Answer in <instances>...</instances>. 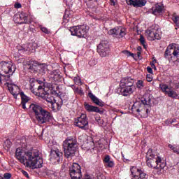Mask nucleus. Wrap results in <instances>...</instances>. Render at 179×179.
<instances>
[{"label": "nucleus", "instance_id": "56", "mask_svg": "<svg viewBox=\"0 0 179 179\" xmlns=\"http://www.w3.org/2000/svg\"><path fill=\"white\" fill-rule=\"evenodd\" d=\"M71 87H73V85H71Z\"/></svg>", "mask_w": 179, "mask_h": 179}, {"label": "nucleus", "instance_id": "48", "mask_svg": "<svg viewBox=\"0 0 179 179\" xmlns=\"http://www.w3.org/2000/svg\"><path fill=\"white\" fill-rule=\"evenodd\" d=\"M84 179H93L90 175L86 174Z\"/></svg>", "mask_w": 179, "mask_h": 179}, {"label": "nucleus", "instance_id": "23", "mask_svg": "<svg viewBox=\"0 0 179 179\" xmlns=\"http://www.w3.org/2000/svg\"><path fill=\"white\" fill-rule=\"evenodd\" d=\"M127 5H132L136 8H142L146 5V1L145 0H127Z\"/></svg>", "mask_w": 179, "mask_h": 179}, {"label": "nucleus", "instance_id": "52", "mask_svg": "<svg viewBox=\"0 0 179 179\" xmlns=\"http://www.w3.org/2000/svg\"><path fill=\"white\" fill-rule=\"evenodd\" d=\"M141 52H137V55H138V57H141Z\"/></svg>", "mask_w": 179, "mask_h": 179}, {"label": "nucleus", "instance_id": "20", "mask_svg": "<svg viewBox=\"0 0 179 179\" xmlns=\"http://www.w3.org/2000/svg\"><path fill=\"white\" fill-rule=\"evenodd\" d=\"M135 90V87H119L118 92L119 94H121V96H124V97H128V96H131L132 93H134Z\"/></svg>", "mask_w": 179, "mask_h": 179}, {"label": "nucleus", "instance_id": "6", "mask_svg": "<svg viewBox=\"0 0 179 179\" xmlns=\"http://www.w3.org/2000/svg\"><path fill=\"white\" fill-rule=\"evenodd\" d=\"M16 71V66L6 62H0V83H5L9 80L10 75H13Z\"/></svg>", "mask_w": 179, "mask_h": 179}, {"label": "nucleus", "instance_id": "29", "mask_svg": "<svg viewBox=\"0 0 179 179\" xmlns=\"http://www.w3.org/2000/svg\"><path fill=\"white\" fill-rule=\"evenodd\" d=\"M103 163L106 164L107 167H114V161L111 160L109 155H106L103 159Z\"/></svg>", "mask_w": 179, "mask_h": 179}, {"label": "nucleus", "instance_id": "58", "mask_svg": "<svg viewBox=\"0 0 179 179\" xmlns=\"http://www.w3.org/2000/svg\"><path fill=\"white\" fill-rule=\"evenodd\" d=\"M90 1H92V0H90Z\"/></svg>", "mask_w": 179, "mask_h": 179}, {"label": "nucleus", "instance_id": "11", "mask_svg": "<svg viewBox=\"0 0 179 179\" xmlns=\"http://www.w3.org/2000/svg\"><path fill=\"white\" fill-rule=\"evenodd\" d=\"M70 31L71 33V36L83 38L86 36V33H87V29L85 25L75 26L70 27Z\"/></svg>", "mask_w": 179, "mask_h": 179}, {"label": "nucleus", "instance_id": "31", "mask_svg": "<svg viewBox=\"0 0 179 179\" xmlns=\"http://www.w3.org/2000/svg\"><path fill=\"white\" fill-rule=\"evenodd\" d=\"M49 78L50 80H53L54 82H57L61 78L59 74L57 73L56 71H51Z\"/></svg>", "mask_w": 179, "mask_h": 179}, {"label": "nucleus", "instance_id": "22", "mask_svg": "<svg viewBox=\"0 0 179 179\" xmlns=\"http://www.w3.org/2000/svg\"><path fill=\"white\" fill-rule=\"evenodd\" d=\"M134 79L131 78V77H126L121 79L119 87H124L127 86L135 87L134 85Z\"/></svg>", "mask_w": 179, "mask_h": 179}, {"label": "nucleus", "instance_id": "47", "mask_svg": "<svg viewBox=\"0 0 179 179\" xmlns=\"http://www.w3.org/2000/svg\"><path fill=\"white\" fill-rule=\"evenodd\" d=\"M69 100V97L68 96H63V99H62V101H68Z\"/></svg>", "mask_w": 179, "mask_h": 179}, {"label": "nucleus", "instance_id": "3", "mask_svg": "<svg viewBox=\"0 0 179 179\" xmlns=\"http://www.w3.org/2000/svg\"><path fill=\"white\" fill-rule=\"evenodd\" d=\"M29 110L34 114L38 123L45 124L51 120V113L41 107L38 103H31Z\"/></svg>", "mask_w": 179, "mask_h": 179}, {"label": "nucleus", "instance_id": "38", "mask_svg": "<svg viewBox=\"0 0 179 179\" xmlns=\"http://www.w3.org/2000/svg\"><path fill=\"white\" fill-rule=\"evenodd\" d=\"M122 52L126 57H132V58L134 57V55L128 50H124Z\"/></svg>", "mask_w": 179, "mask_h": 179}, {"label": "nucleus", "instance_id": "35", "mask_svg": "<svg viewBox=\"0 0 179 179\" xmlns=\"http://www.w3.org/2000/svg\"><path fill=\"white\" fill-rule=\"evenodd\" d=\"M139 41L141 44L143 45V47L144 48H146V41L145 40V37H143V35H140Z\"/></svg>", "mask_w": 179, "mask_h": 179}, {"label": "nucleus", "instance_id": "17", "mask_svg": "<svg viewBox=\"0 0 179 179\" xmlns=\"http://www.w3.org/2000/svg\"><path fill=\"white\" fill-rule=\"evenodd\" d=\"M28 16L27 13L22 12L20 15H14L13 20L15 23H19V24H30L31 22L27 18Z\"/></svg>", "mask_w": 179, "mask_h": 179}, {"label": "nucleus", "instance_id": "4", "mask_svg": "<svg viewBox=\"0 0 179 179\" xmlns=\"http://www.w3.org/2000/svg\"><path fill=\"white\" fill-rule=\"evenodd\" d=\"M150 97L143 98L142 100L136 101L134 103L131 107L132 113H138L140 115H143V117H148L150 113L149 108H150Z\"/></svg>", "mask_w": 179, "mask_h": 179}, {"label": "nucleus", "instance_id": "45", "mask_svg": "<svg viewBox=\"0 0 179 179\" xmlns=\"http://www.w3.org/2000/svg\"><path fill=\"white\" fill-rule=\"evenodd\" d=\"M74 82H76V83H80V78L79 77H75Z\"/></svg>", "mask_w": 179, "mask_h": 179}, {"label": "nucleus", "instance_id": "26", "mask_svg": "<svg viewBox=\"0 0 179 179\" xmlns=\"http://www.w3.org/2000/svg\"><path fill=\"white\" fill-rule=\"evenodd\" d=\"M85 108L88 113H99V114H103L104 111L100 110V108L97 106H94L92 105H90L88 103H85Z\"/></svg>", "mask_w": 179, "mask_h": 179}, {"label": "nucleus", "instance_id": "13", "mask_svg": "<svg viewBox=\"0 0 179 179\" xmlns=\"http://www.w3.org/2000/svg\"><path fill=\"white\" fill-rule=\"evenodd\" d=\"M31 92L39 97H44L47 94V92L44 91V86L40 85L37 82L31 84Z\"/></svg>", "mask_w": 179, "mask_h": 179}, {"label": "nucleus", "instance_id": "44", "mask_svg": "<svg viewBox=\"0 0 179 179\" xmlns=\"http://www.w3.org/2000/svg\"><path fill=\"white\" fill-rule=\"evenodd\" d=\"M147 71L148 72V73H153V69L150 66L147 67Z\"/></svg>", "mask_w": 179, "mask_h": 179}, {"label": "nucleus", "instance_id": "54", "mask_svg": "<svg viewBox=\"0 0 179 179\" xmlns=\"http://www.w3.org/2000/svg\"><path fill=\"white\" fill-rule=\"evenodd\" d=\"M110 2L112 3H113V5H115V2L114 1V0H110Z\"/></svg>", "mask_w": 179, "mask_h": 179}, {"label": "nucleus", "instance_id": "28", "mask_svg": "<svg viewBox=\"0 0 179 179\" xmlns=\"http://www.w3.org/2000/svg\"><path fill=\"white\" fill-rule=\"evenodd\" d=\"M20 95L21 96V104H22V108L24 109V110H26V103H29V96H26L25 94H24V92H21L20 93Z\"/></svg>", "mask_w": 179, "mask_h": 179}, {"label": "nucleus", "instance_id": "34", "mask_svg": "<svg viewBox=\"0 0 179 179\" xmlns=\"http://www.w3.org/2000/svg\"><path fill=\"white\" fill-rule=\"evenodd\" d=\"M69 22V13L65 12L63 16V25L65 26Z\"/></svg>", "mask_w": 179, "mask_h": 179}, {"label": "nucleus", "instance_id": "21", "mask_svg": "<svg viewBox=\"0 0 179 179\" xmlns=\"http://www.w3.org/2000/svg\"><path fill=\"white\" fill-rule=\"evenodd\" d=\"M8 85V90L10 93L13 96L15 99H17V96L20 94V89L19 88L18 86L16 85H11L8 83V81L6 82Z\"/></svg>", "mask_w": 179, "mask_h": 179}, {"label": "nucleus", "instance_id": "14", "mask_svg": "<svg viewBox=\"0 0 179 179\" xmlns=\"http://www.w3.org/2000/svg\"><path fill=\"white\" fill-rule=\"evenodd\" d=\"M159 88L162 93L168 95V97H171V99H177V97H178V93L169 87V85L166 84H159Z\"/></svg>", "mask_w": 179, "mask_h": 179}, {"label": "nucleus", "instance_id": "25", "mask_svg": "<svg viewBox=\"0 0 179 179\" xmlns=\"http://www.w3.org/2000/svg\"><path fill=\"white\" fill-rule=\"evenodd\" d=\"M130 171L131 173L132 178L131 179H135L137 178V177H139L141 174H143L145 173L144 171H143L141 169H138L136 166H131L130 168Z\"/></svg>", "mask_w": 179, "mask_h": 179}, {"label": "nucleus", "instance_id": "10", "mask_svg": "<svg viewBox=\"0 0 179 179\" xmlns=\"http://www.w3.org/2000/svg\"><path fill=\"white\" fill-rule=\"evenodd\" d=\"M96 51L101 58L108 57V55H110V52L111 51L108 41H101L97 45Z\"/></svg>", "mask_w": 179, "mask_h": 179}, {"label": "nucleus", "instance_id": "24", "mask_svg": "<svg viewBox=\"0 0 179 179\" xmlns=\"http://www.w3.org/2000/svg\"><path fill=\"white\" fill-rule=\"evenodd\" d=\"M152 15L155 16H159V15H162L163 13V10H164V7L161 3H157L154 7L152 8Z\"/></svg>", "mask_w": 179, "mask_h": 179}, {"label": "nucleus", "instance_id": "55", "mask_svg": "<svg viewBox=\"0 0 179 179\" xmlns=\"http://www.w3.org/2000/svg\"><path fill=\"white\" fill-rule=\"evenodd\" d=\"M175 88H176V89H178V88H179V85H176V86H175Z\"/></svg>", "mask_w": 179, "mask_h": 179}, {"label": "nucleus", "instance_id": "15", "mask_svg": "<svg viewBox=\"0 0 179 179\" xmlns=\"http://www.w3.org/2000/svg\"><path fill=\"white\" fill-rule=\"evenodd\" d=\"M108 33L110 36L116 37L117 38H122L127 34L125 28L122 27H115L114 29H110Z\"/></svg>", "mask_w": 179, "mask_h": 179}, {"label": "nucleus", "instance_id": "36", "mask_svg": "<svg viewBox=\"0 0 179 179\" xmlns=\"http://www.w3.org/2000/svg\"><path fill=\"white\" fill-rule=\"evenodd\" d=\"M136 86L138 89H143L144 85H143V81L141 80H138L136 83Z\"/></svg>", "mask_w": 179, "mask_h": 179}, {"label": "nucleus", "instance_id": "18", "mask_svg": "<svg viewBox=\"0 0 179 179\" xmlns=\"http://www.w3.org/2000/svg\"><path fill=\"white\" fill-rule=\"evenodd\" d=\"M50 159L52 164L59 163L62 159V152L59 150H52Z\"/></svg>", "mask_w": 179, "mask_h": 179}, {"label": "nucleus", "instance_id": "30", "mask_svg": "<svg viewBox=\"0 0 179 179\" xmlns=\"http://www.w3.org/2000/svg\"><path fill=\"white\" fill-rule=\"evenodd\" d=\"M83 148H85L87 150L94 149V142L92 141H87L83 143Z\"/></svg>", "mask_w": 179, "mask_h": 179}, {"label": "nucleus", "instance_id": "32", "mask_svg": "<svg viewBox=\"0 0 179 179\" xmlns=\"http://www.w3.org/2000/svg\"><path fill=\"white\" fill-rule=\"evenodd\" d=\"M168 148L172 150L173 153H176V155H178L179 156V145L176 144H169Z\"/></svg>", "mask_w": 179, "mask_h": 179}, {"label": "nucleus", "instance_id": "12", "mask_svg": "<svg viewBox=\"0 0 179 179\" xmlns=\"http://www.w3.org/2000/svg\"><path fill=\"white\" fill-rule=\"evenodd\" d=\"M80 165L78 163H73L69 169V174L71 179H81L82 171L80 170Z\"/></svg>", "mask_w": 179, "mask_h": 179}, {"label": "nucleus", "instance_id": "53", "mask_svg": "<svg viewBox=\"0 0 179 179\" xmlns=\"http://www.w3.org/2000/svg\"><path fill=\"white\" fill-rule=\"evenodd\" d=\"M151 66H152V68H154V69H156V66H155L154 64H152Z\"/></svg>", "mask_w": 179, "mask_h": 179}, {"label": "nucleus", "instance_id": "57", "mask_svg": "<svg viewBox=\"0 0 179 179\" xmlns=\"http://www.w3.org/2000/svg\"><path fill=\"white\" fill-rule=\"evenodd\" d=\"M122 157H124V155H122Z\"/></svg>", "mask_w": 179, "mask_h": 179}, {"label": "nucleus", "instance_id": "43", "mask_svg": "<svg viewBox=\"0 0 179 179\" xmlns=\"http://www.w3.org/2000/svg\"><path fill=\"white\" fill-rule=\"evenodd\" d=\"M153 80V78H152V76L150 74L147 75V81L148 82H152Z\"/></svg>", "mask_w": 179, "mask_h": 179}, {"label": "nucleus", "instance_id": "8", "mask_svg": "<svg viewBox=\"0 0 179 179\" xmlns=\"http://www.w3.org/2000/svg\"><path fill=\"white\" fill-rule=\"evenodd\" d=\"M25 65L27 69H29L31 72L38 73L39 75H45L48 68L47 64H38L37 62H28Z\"/></svg>", "mask_w": 179, "mask_h": 179}, {"label": "nucleus", "instance_id": "51", "mask_svg": "<svg viewBox=\"0 0 179 179\" xmlns=\"http://www.w3.org/2000/svg\"><path fill=\"white\" fill-rule=\"evenodd\" d=\"M137 50L141 52V51H142V47L138 46V47L137 48Z\"/></svg>", "mask_w": 179, "mask_h": 179}, {"label": "nucleus", "instance_id": "27", "mask_svg": "<svg viewBox=\"0 0 179 179\" xmlns=\"http://www.w3.org/2000/svg\"><path fill=\"white\" fill-rule=\"evenodd\" d=\"M90 99L92 100V102L94 103L96 106H99V107H104V102L101 101V99H99L93 93L90 92L88 94Z\"/></svg>", "mask_w": 179, "mask_h": 179}, {"label": "nucleus", "instance_id": "9", "mask_svg": "<svg viewBox=\"0 0 179 179\" xmlns=\"http://www.w3.org/2000/svg\"><path fill=\"white\" fill-rule=\"evenodd\" d=\"M74 125L83 131L89 129V119L86 114H81L74 119Z\"/></svg>", "mask_w": 179, "mask_h": 179}, {"label": "nucleus", "instance_id": "40", "mask_svg": "<svg viewBox=\"0 0 179 179\" xmlns=\"http://www.w3.org/2000/svg\"><path fill=\"white\" fill-rule=\"evenodd\" d=\"M3 178H4L5 179H10V178H12V174H11V173H4V175H3Z\"/></svg>", "mask_w": 179, "mask_h": 179}, {"label": "nucleus", "instance_id": "49", "mask_svg": "<svg viewBox=\"0 0 179 179\" xmlns=\"http://www.w3.org/2000/svg\"><path fill=\"white\" fill-rule=\"evenodd\" d=\"M99 125H103L104 124V120H100V121L98 122Z\"/></svg>", "mask_w": 179, "mask_h": 179}, {"label": "nucleus", "instance_id": "2", "mask_svg": "<svg viewBox=\"0 0 179 179\" xmlns=\"http://www.w3.org/2000/svg\"><path fill=\"white\" fill-rule=\"evenodd\" d=\"M146 164L150 169H155L157 174H162V170L165 168L166 163L164 158L153 152V150L149 149L146 154Z\"/></svg>", "mask_w": 179, "mask_h": 179}, {"label": "nucleus", "instance_id": "33", "mask_svg": "<svg viewBox=\"0 0 179 179\" xmlns=\"http://www.w3.org/2000/svg\"><path fill=\"white\" fill-rule=\"evenodd\" d=\"M46 101L51 104L50 106L52 110H55V99L54 98V96L46 98Z\"/></svg>", "mask_w": 179, "mask_h": 179}, {"label": "nucleus", "instance_id": "37", "mask_svg": "<svg viewBox=\"0 0 179 179\" xmlns=\"http://www.w3.org/2000/svg\"><path fill=\"white\" fill-rule=\"evenodd\" d=\"M173 22L176 24L177 27H179V17L178 16H174L172 18Z\"/></svg>", "mask_w": 179, "mask_h": 179}, {"label": "nucleus", "instance_id": "5", "mask_svg": "<svg viewBox=\"0 0 179 179\" xmlns=\"http://www.w3.org/2000/svg\"><path fill=\"white\" fill-rule=\"evenodd\" d=\"M62 145L65 157L71 159V157L75 156V153H76V150H78V140H76V137H68L63 142Z\"/></svg>", "mask_w": 179, "mask_h": 179}, {"label": "nucleus", "instance_id": "42", "mask_svg": "<svg viewBox=\"0 0 179 179\" xmlns=\"http://www.w3.org/2000/svg\"><path fill=\"white\" fill-rule=\"evenodd\" d=\"M14 8H15V9H19L22 8V4H20V3H15L14 5Z\"/></svg>", "mask_w": 179, "mask_h": 179}, {"label": "nucleus", "instance_id": "7", "mask_svg": "<svg viewBox=\"0 0 179 179\" xmlns=\"http://www.w3.org/2000/svg\"><path fill=\"white\" fill-rule=\"evenodd\" d=\"M164 58L168 59L171 64H174V65H178L179 62V49L177 48L176 45L172 43L168 45L164 52Z\"/></svg>", "mask_w": 179, "mask_h": 179}, {"label": "nucleus", "instance_id": "16", "mask_svg": "<svg viewBox=\"0 0 179 179\" xmlns=\"http://www.w3.org/2000/svg\"><path fill=\"white\" fill-rule=\"evenodd\" d=\"M37 47V43L31 42L29 43L24 44L22 45H18L17 46V49L18 50V52H26V51H31V52H34Z\"/></svg>", "mask_w": 179, "mask_h": 179}, {"label": "nucleus", "instance_id": "41", "mask_svg": "<svg viewBox=\"0 0 179 179\" xmlns=\"http://www.w3.org/2000/svg\"><path fill=\"white\" fill-rule=\"evenodd\" d=\"M174 122H177L176 119H172L171 120H166L165 123L169 124H174Z\"/></svg>", "mask_w": 179, "mask_h": 179}, {"label": "nucleus", "instance_id": "50", "mask_svg": "<svg viewBox=\"0 0 179 179\" xmlns=\"http://www.w3.org/2000/svg\"><path fill=\"white\" fill-rule=\"evenodd\" d=\"M101 120V117H100V116L95 117V121H97L99 122Z\"/></svg>", "mask_w": 179, "mask_h": 179}, {"label": "nucleus", "instance_id": "39", "mask_svg": "<svg viewBox=\"0 0 179 179\" xmlns=\"http://www.w3.org/2000/svg\"><path fill=\"white\" fill-rule=\"evenodd\" d=\"M41 31H43V33H45V34H50V33H51L50 31V30H48V29H47L44 27H41Z\"/></svg>", "mask_w": 179, "mask_h": 179}, {"label": "nucleus", "instance_id": "1", "mask_svg": "<svg viewBox=\"0 0 179 179\" xmlns=\"http://www.w3.org/2000/svg\"><path fill=\"white\" fill-rule=\"evenodd\" d=\"M15 157L25 167H31V169L43 167V158L40 157V153L37 150L24 152L22 148H18L15 151Z\"/></svg>", "mask_w": 179, "mask_h": 179}, {"label": "nucleus", "instance_id": "46", "mask_svg": "<svg viewBox=\"0 0 179 179\" xmlns=\"http://www.w3.org/2000/svg\"><path fill=\"white\" fill-rule=\"evenodd\" d=\"M22 174H23L24 176H25V177H27V178H29V173H28L27 171H22Z\"/></svg>", "mask_w": 179, "mask_h": 179}, {"label": "nucleus", "instance_id": "19", "mask_svg": "<svg viewBox=\"0 0 179 179\" xmlns=\"http://www.w3.org/2000/svg\"><path fill=\"white\" fill-rule=\"evenodd\" d=\"M148 39L150 41H153L154 40H160L161 36L159 34V29H147L145 31Z\"/></svg>", "mask_w": 179, "mask_h": 179}]
</instances>
